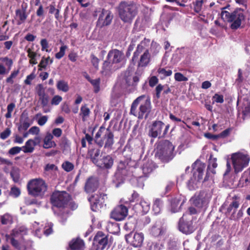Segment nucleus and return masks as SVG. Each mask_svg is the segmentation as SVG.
Segmentation results:
<instances>
[{
  "label": "nucleus",
  "instance_id": "obj_59",
  "mask_svg": "<svg viewBox=\"0 0 250 250\" xmlns=\"http://www.w3.org/2000/svg\"><path fill=\"white\" fill-rule=\"evenodd\" d=\"M21 150H22V147L20 146H14L11 147L8 150V154L11 155H14L19 153Z\"/></svg>",
  "mask_w": 250,
  "mask_h": 250
},
{
  "label": "nucleus",
  "instance_id": "obj_58",
  "mask_svg": "<svg viewBox=\"0 0 250 250\" xmlns=\"http://www.w3.org/2000/svg\"><path fill=\"white\" fill-rule=\"evenodd\" d=\"M174 79L177 82H186L188 78L180 72H177L174 74Z\"/></svg>",
  "mask_w": 250,
  "mask_h": 250
},
{
  "label": "nucleus",
  "instance_id": "obj_56",
  "mask_svg": "<svg viewBox=\"0 0 250 250\" xmlns=\"http://www.w3.org/2000/svg\"><path fill=\"white\" fill-rule=\"evenodd\" d=\"M53 226L52 223H50L44 227L43 232L46 236H48L53 233Z\"/></svg>",
  "mask_w": 250,
  "mask_h": 250
},
{
  "label": "nucleus",
  "instance_id": "obj_36",
  "mask_svg": "<svg viewBox=\"0 0 250 250\" xmlns=\"http://www.w3.org/2000/svg\"><path fill=\"white\" fill-rule=\"evenodd\" d=\"M162 232V227L160 225H153L150 229V234L154 236L157 237L161 234Z\"/></svg>",
  "mask_w": 250,
  "mask_h": 250
},
{
  "label": "nucleus",
  "instance_id": "obj_25",
  "mask_svg": "<svg viewBox=\"0 0 250 250\" xmlns=\"http://www.w3.org/2000/svg\"><path fill=\"white\" fill-rule=\"evenodd\" d=\"M114 163V160L111 156L107 155L103 157L99 161V165L96 166L106 169H110Z\"/></svg>",
  "mask_w": 250,
  "mask_h": 250
},
{
  "label": "nucleus",
  "instance_id": "obj_64",
  "mask_svg": "<svg viewBox=\"0 0 250 250\" xmlns=\"http://www.w3.org/2000/svg\"><path fill=\"white\" fill-rule=\"evenodd\" d=\"M35 78V75L34 73H32L26 77V79L24 81V83L25 84L30 85L31 84V81Z\"/></svg>",
  "mask_w": 250,
  "mask_h": 250
},
{
  "label": "nucleus",
  "instance_id": "obj_22",
  "mask_svg": "<svg viewBox=\"0 0 250 250\" xmlns=\"http://www.w3.org/2000/svg\"><path fill=\"white\" fill-rule=\"evenodd\" d=\"M217 158H213V155L210 154L208 160V164L207 167L206 176L203 181V182L208 181L210 177V173L214 175L216 174L215 168L217 167Z\"/></svg>",
  "mask_w": 250,
  "mask_h": 250
},
{
  "label": "nucleus",
  "instance_id": "obj_51",
  "mask_svg": "<svg viewBox=\"0 0 250 250\" xmlns=\"http://www.w3.org/2000/svg\"><path fill=\"white\" fill-rule=\"evenodd\" d=\"M39 101L41 103V104L42 107H44L48 105L49 102V96L46 94H44L42 96H39Z\"/></svg>",
  "mask_w": 250,
  "mask_h": 250
},
{
  "label": "nucleus",
  "instance_id": "obj_42",
  "mask_svg": "<svg viewBox=\"0 0 250 250\" xmlns=\"http://www.w3.org/2000/svg\"><path fill=\"white\" fill-rule=\"evenodd\" d=\"M0 221L2 225H7L12 222V217L9 213L0 216Z\"/></svg>",
  "mask_w": 250,
  "mask_h": 250
},
{
  "label": "nucleus",
  "instance_id": "obj_9",
  "mask_svg": "<svg viewBox=\"0 0 250 250\" xmlns=\"http://www.w3.org/2000/svg\"><path fill=\"white\" fill-rule=\"evenodd\" d=\"M124 58V55L122 51L117 49L109 50L106 60L103 63L102 72L110 71L113 65L121 62Z\"/></svg>",
  "mask_w": 250,
  "mask_h": 250
},
{
  "label": "nucleus",
  "instance_id": "obj_6",
  "mask_svg": "<svg viewBox=\"0 0 250 250\" xmlns=\"http://www.w3.org/2000/svg\"><path fill=\"white\" fill-rule=\"evenodd\" d=\"M206 167V164L198 159L192 164V177L188 183V187L189 190H195L198 188V183L203 180Z\"/></svg>",
  "mask_w": 250,
  "mask_h": 250
},
{
  "label": "nucleus",
  "instance_id": "obj_38",
  "mask_svg": "<svg viewBox=\"0 0 250 250\" xmlns=\"http://www.w3.org/2000/svg\"><path fill=\"white\" fill-rule=\"evenodd\" d=\"M49 59H50L49 56H48L47 57L43 56L42 58L41 61L38 64L39 71H41L42 69H46L47 65L49 64Z\"/></svg>",
  "mask_w": 250,
  "mask_h": 250
},
{
  "label": "nucleus",
  "instance_id": "obj_8",
  "mask_svg": "<svg viewBox=\"0 0 250 250\" xmlns=\"http://www.w3.org/2000/svg\"><path fill=\"white\" fill-rule=\"evenodd\" d=\"M221 18L225 21L231 22V29L235 30L240 26L242 21L245 19V16L244 10L238 8L231 13L223 10L221 12Z\"/></svg>",
  "mask_w": 250,
  "mask_h": 250
},
{
  "label": "nucleus",
  "instance_id": "obj_63",
  "mask_svg": "<svg viewBox=\"0 0 250 250\" xmlns=\"http://www.w3.org/2000/svg\"><path fill=\"white\" fill-rule=\"evenodd\" d=\"M41 45L42 47V50H45L46 52H48L47 48L49 47L48 43L46 39H43L41 41Z\"/></svg>",
  "mask_w": 250,
  "mask_h": 250
},
{
  "label": "nucleus",
  "instance_id": "obj_50",
  "mask_svg": "<svg viewBox=\"0 0 250 250\" xmlns=\"http://www.w3.org/2000/svg\"><path fill=\"white\" fill-rule=\"evenodd\" d=\"M67 48V46L66 45L64 44L62 45L60 48L59 52L55 54V58L59 60L62 58L64 56L65 50Z\"/></svg>",
  "mask_w": 250,
  "mask_h": 250
},
{
  "label": "nucleus",
  "instance_id": "obj_1",
  "mask_svg": "<svg viewBox=\"0 0 250 250\" xmlns=\"http://www.w3.org/2000/svg\"><path fill=\"white\" fill-rule=\"evenodd\" d=\"M146 98L145 95L137 98L132 103L130 114L137 117L139 119L147 118L151 110V101L149 98Z\"/></svg>",
  "mask_w": 250,
  "mask_h": 250
},
{
  "label": "nucleus",
  "instance_id": "obj_37",
  "mask_svg": "<svg viewBox=\"0 0 250 250\" xmlns=\"http://www.w3.org/2000/svg\"><path fill=\"white\" fill-rule=\"evenodd\" d=\"M240 181L242 183L243 186H246L250 183V175L247 170L242 174Z\"/></svg>",
  "mask_w": 250,
  "mask_h": 250
},
{
  "label": "nucleus",
  "instance_id": "obj_30",
  "mask_svg": "<svg viewBox=\"0 0 250 250\" xmlns=\"http://www.w3.org/2000/svg\"><path fill=\"white\" fill-rule=\"evenodd\" d=\"M241 109L243 115L242 118L245 120L246 117L250 116V102L249 100H244Z\"/></svg>",
  "mask_w": 250,
  "mask_h": 250
},
{
  "label": "nucleus",
  "instance_id": "obj_27",
  "mask_svg": "<svg viewBox=\"0 0 250 250\" xmlns=\"http://www.w3.org/2000/svg\"><path fill=\"white\" fill-rule=\"evenodd\" d=\"M69 247L71 250H83L84 243L80 238L73 239L69 243Z\"/></svg>",
  "mask_w": 250,
  "mask_h": 250
},
{
  "label": "nucleus",
  "instance_id": "obj_18",
  "mask_svg": "<svg viewBox=\"0 0 250 250\" xmlns=\"http://www.w3.org/2000/svg\"><path fill=\"white\" fill-rule=\"evenodd\" d=\"M27 4L23 2L21 4V8L16 10L15 19L17 21V25H20L26 21L28 16L27 12Z\"/></svg>",
  "mask_w": 250,
  "mask_h": 250
},
{
  "label": "nucleus",
  "instance_id": "obj_34",
  "mask_svg": "<svg viewBox=\"0 0 250 250\" xmlns=\"http://www.w3.org/2000/svg\"><path fill=\"white\" fill-rule=\"evenodd\" d=\"M163 206L162 201L160 199H156L153 203L152 210L155 215L160 213Z\"/></svg>",
  "mask_w": 250,
  "mask_h": 250
},
{
  "label": "nucleus",
  "instance_id": "obj_14",
  "mask_svg": "<svg viewBox=\"0 0 250 250\" xmlns=\"http://www.w3.org/2000/svg\"><path fill=\"white\" fill-rule=\"evenodd\" d=\"M88 200L93 204L92 208L94 207H95V208H102L104 206H106L109 199L106 193L99 190L97 193L92 195L89 197Z\"/></svg>",
  "mask_w": 250,
  "mask_h": 250
},
{
  "label": "nucleus",
  "instance_id": "obj_10",
  "mask_svg": "<svg viewBox=\"0 0 250 250\" xmlns=\"http://www.w3.org/2000/svg\"><path fill=\"white\" fill-rule=\"evenodd\" d=\"M72 196L65 191L55 190L51 195L50 201L52 206L59 208H65L70 201Z\"/></svg>",
  "mask_w": 250,
  "mask_h": 250
},
{
  "label": "nucleus",
  "instance_id": "obj_5",
  "mask_svg": "<svg viewBox=\"0 0 250 250\" xmlns=\"http://www.w3.org/2000/svg\"><path fill=\"white\" fill-rule=\"evenodd\" d=\"M94 139L100 148L104 146L105 148H111L114 143V134L110 127L106 128L103 125L100 127Z\"/></svg>",
  "mask_w": 250,
  "mask_h": 250
},
{
  "label": "nucleus",
  "instance_id": "obj_49",
  "mask_svg": "<svg viewBox=\"0 0 250 250\" xmlns=\"http://www.w3.org/2000/svg\"><path fill=\"white\" fill-rule=\"evenodd\" d=\"M0 60L5 63V65L7 67L8 71L11 70L13 64V61L11 59L7 57H2Z\"/></svg>",
  "mask_w": 250,
  "mask_h": 250
},
{
  "label": "nucleus",
  "instance_id": "obj_11",
  "mask_svg": "<svg viewBox=\"0 0 250 250\" xmlns=\"http://www.w3.org/2000/svg\"><path fill=\"white\" fill-rule=\"evenodd\" d=\"M230 159L235 174L241 172L247 167L250 161V156L246 153L238 152L231 155Z\"/></svg>",
  "mask_w": 250,
  "mask_h": 250
},
{
  "label": "nucleus",
  "instance_id": "obj_55",
  "mask_svg": "<svg viewBox=\"0 0 250 250\" xmlns=\"http://www.w3.org/2000/svg\"><path fill=\"white\" fill-rule=\"evenodd\" d=\"M91 62L93 67L97 70L99 69L100 60L93 54L90 55Z\"/></svg>",
  "mask_w": 250,
  "mask_h": 250
},
{
  "label": "nucleus",
  "instance_id": "obj_23",
  "mask_svg": "<svg viewBox=\"0 0 250 250\" xmlns=\"http://www.w3.org/2000/svg\"><path fill=\"white\" fill-rule=\"evenodd\" d=\"M157 167H158L156 164L151 160H147L145 161L142 166L143 175L140 177L148 178L150 174L152 173Z\"/></svg>",
  "mask_w": 250,
  "mask_h": 250
},
{
  "label": "nucleus",
  "instance_id": "obj_57",
  "mask_svg": "<svg viewBox=\"0 0 250 250\" xmlns=\"http://www.w3.org/2000/svg\"><path fill=\"white\" fill-rule=\"evenodd\" d=\"M35 91L38 96L46 94L45 92V88L43 85L41 83L38 84L36 85L35 87Z\"/></svg>",
  "mask_w": 250,
  "mask_h": 250
},
{
  "label": "nucleus",
  "instance_id": "obj_12",
  "mask_svg": "<svg viewBox=\"0 0 250 250\" xmlns=\"http://www.w3.org/2000/svg\"><path fill=\"white\" fill-rule=\"evenodd\" d=\"M169 127V124L165 125L161 121H155L153 122L150 127L148 135L153 138L157 137L159 138H164L167 134Z\"/></svg>",
  "mask_w": 250,
  "mask_h": 250
},
{
  "label": "nucleus",
  "instance_id": "obj_16",
  "mask_svg": "<svg viewBox=\"0 0 250 250\" xmlns=\"http://www.w3.org/2000/svg\"><path fill=\"white\" fill-rule=\"evenodd\" d=\"M128 212V208L124 205H120L116 206L111 211L110 217L116 221L124 220L127 216Z\"/></svg>",
  "mask_w": 250,
  "mask_h": 250
},
{
  "label": "nucleus",
  "instance_id": "obj_32",
  "mask_svg": "<svg viewBox=\"0 0 250 250\" xmlns=\"http://www.w3.org/2000/svg\"><path fill=\"white\" fill-rule=\"evenodd\" d=\"M180 202L181 200L178 198H175L172 200L171 210L172 212H176L180 210L181 206L184 203L183 202L181 203Z\"/></svg>",
  "mask_w": 250,
  "mask_h": 250
},
{
  "label": "nucleus",
  "instance_id": "obj_52",
  "mask_svg": "<svg viewBox=\"0 0 250 250\" xmlns=\"http://www.w3.org/2000/svg\"><path fill=\"white\" fill-rule=\"evenodd\" d=\"M212 104L215 103L222 104L224 102V96L222 95H219L215 93L212 98Z\"/></svg>",
  "mask_w": 250,
  "mask_h": 250
},
{
  "label": "nucleus",
  "instance_id": "obj_7",
  "mask_svg": "<svg viewBox=\"0 0 250 250\" xmlns=\"http://www.w3.org/2000/svg\"><path fill=\"white\" fill-rule=\"evenodd\" d=\"M47 187L45 181L41 178L31 179L27 184L28 194L35 198H42L47 190Z\"/></svg>",
  "mask_w": 250,
  "mask_h": 250
},
{
  "label": "nucleus",
  "instance_id": "obj_35",
  "mask_svg": "<svg viewBox=\"0 0 250 250\" xmlns=\"http://www.w3.org/2000/svg\"><path fill=\"white\" fill-rule=\"evenodd\" d=\"M56 86L59 90L62 91L64 92H67L69 89L67 82L63 80L59 81L57 82Z\"/></svg>",
  "mask_w": 250,
  "mask_h": 250
},
{
  "label": "nucleus",
  "instance_id": "obj_33",
  "mask_svg": "<svg viewBox=\"0 0 250 250\" xmlns=\"http://www.w3.org/2000/svg\"><path fill=\"white\" fill-rule=\"evenodd\" d=\"M90 111L86 104L83 105L80 109V115L81 116L83 121L84 122L89 116Z\"/></svg>",
  "mask_w": 250,
  "mask_h": 250
},
{
  "label": "nucleus",
  "instance_id": "obj_26",
  "mask_svg": "<svg viewBox=\"0 0 250 250\" xmlns=\"http://www.w3.org/2000/svg\"><path fill=\"white\" fill-rule=\"evenodd\" d=\"M99 147H92L88 149L87 152V155L90 159V161L94 165L97 166L99 165V158L101 153V150Z\"/></svg>",
  "mask_w": 250,
  "mask_h": 250
},
{
  "label": "nucleus",
  "instance_id": "obj_45",
  "mask_svg": "<svg viewBox=\"0 0 250 250\" xmlns=\"http://www.w3.org/2000/svg\"><path fill=\"white\" fill-rule=\"evenodd\" d=\"M203 0H196L192 2L193 10L195 12L199 13L202 9Z\"/></svg>",
  "mask_w": 250,
  "mask_h": 250
},
{
  "label": "nucleus",
  "instance_id": "obj_47",
  "mask_svg": "<svg viewBox=\"0 0 250 250\" xmlns=\"http://www.w3.org/2000/svg\"><path fill=\"white\" fill-rule=\"evenodd\" d=\"M30 124L28 122V118L26 117V120L23 122L21 121V124L19 125L18 129L19 131L21 132L22 130H26L30 126Z\"/></svg>",
  "mask_w": 250,
  "mask_h": 250
},
{
  "label": "nucleus",
  "instance_id": "obj_20",
  "mask_svg": "<svg viewBox=\"0 0 250 250\" xmlns=\"http://www.w3.org/2000/svg\"><path fill=\"white\" fill-rule=\"evenodd\" d=\"M150 204L147 200L143 199L133 205V209L137 214H145L150 209Z\"/></svg>",
  "mask_w": 250,
  "mask_h": 250
},
{
  "label": "nucleus",
  "instance_id": "obj_48",
  "mask_svg": "<svg viewBox=\"0 0 250 250\" xmlns=\"http://www.w3.org/2000/svg\"><path fill=\"white\" fill-rule=\"evenodd\" d=\"M100 78L92 80L91 81H90L91 84L94 87V91L95 93H98L100 90Z\"/></svg>",
  "mask_w": 250,
  "mask_h": 250
},
{
  "label": "nucleus",
  "instance_id": "obj_62",
  "mask_svg": "<svg viewBox=\"0 0 250 250\" xmlns=\"http://www.w3.org/2000/svg\"><path fill=\"white\" fill-rule=\"evenodd\" d=\"M164 87V86L162 85L161 84H159L156 87V88H155V92H156L155 97L157 99H158L160 98V97H161L160 94H161V92H162V91L163 90Z\"/></svg>",
  "mask_w": 250,
  "mask_h": 250
},
{
  "label": "nucleus",
  "instance_id": "obj_53",
  "mask_svg": "<svg viewBox=\"0 0 250 250\" xmlns=\"http://www.w3.org/2000/svg\"><path fill=\"white\" fill-rule=\"evenodd\" d=\"M15 104L13 103H11L7 105V112L5 115V117L6 118L8 119L11 117L12 112H13L14 109L15 108Z\"/></svg>",
  "mask_w": 250,
  "mask_h": 250
},
{
  "label": "nucleus",
  "instance_id": "obj_28",
  "mask_svg": "<svg viewBox=\"0 0 250 250\" xmlns=\"http://www.w3.org/2000/svg\"><path fill=\"white\" fill-rule=\"evenodd\" d=\"M53 139V136L52 134L50 132H47L43 140V147L45 149H48L56 147L57 145L54 141H52Z\"/></svg>",
  "mask_w": 250,
  "mask_h": 250
},
{
  "label": "nucleus",
  "instance_id": "obj_3",
  "mask_svg": "<svg viewBox=\"0 0 250 250\" xmlns=\"http://www.w3.org/2000/svg\"><path fill=\"white\" fill-rule=\"evenodd\" d=\"M146 41L149 42L150 40L145 38L140 43L138 44L131 60V63L134 65L137 64V68L146 67L150 63L151 61V54L149 50L146 49L143 52L145 47L143 44L145 43Z\"/></svg>",
  "mask_w": 250,
  "mask_h": 250
},
{
  "label": "nucleus",
  "instance_id": "obj_15",
  "mask_svg": "<svg viewBox=\"0 0 250 250\" xmlns=\"http://www.w3.org/2000/svg\"><path fill=\"white\" fill-rule=\"evenodd\" d=\"M179 230L186 234L192 233L194 230L192 220L188 218L187 214H184L180 219L178 223Z\"/></svg>",
  "mask_w": 250,
  "mask_h": 250
},
{
  "label": "nucleus",
  "instance_id": "obj_17",
  "mask_svg": "<svg viewBox=\"0 0 250 250\" xmlns=\"http://www.w3.org/2000/svg\"><path fill=\"white\" fill-rule=\"evenodd\" d=\"M144 239L142 233L131 232L125 235V240L128 243L134 247H140L142 246Z\"/></svg>",
  "mask_w": 250,
  "mask_h": 250
},
{
  "label": "nucleus",
  "instance_id": "obj_61",
  "mask_svg": "<svg viewBox=\"0 0 250 250\" xmlns=\"http://www.w3.org/2000/svg\"><path fill=\"white\" fill-rule=\"evenodd\" d=\"M11 131L9 128H6L3 131L0 133V138L2 140L7 138L11 134Z\"/></svg>",
  "mask_w": 250,
  "mask_h": 250
},
{
  "label": "nucleus",
  "instance_id": "obj_24",
  "mask_svg": "<svg viewBox=\"0 0 250 250\" xmlns=\"http://www.w3.org/2000/svg\"><path fill=\"white\" fill-rule=\"evenodd\" d=\"M207 193L204 191H200L198 195L193 200V203L195 206L198 208H202L208 203V199L206 197Z\"/></svg>",
  "mask_w": 250,
  "mask_h": 250
},
{
  "label": "nucleus",
  "instance_id": "obj_44",
  "mask_svg": "<svg viewBox=\"0 0 250 250\" xmlns=\"http://www.w3.org/2000/svg\"><path fill=\"white\" fill-rule=\"evenodd\" d=\"M21 194V191L20 188L15 186H12L11 188L10 191L9 193V196L14 198L18 197Z\"/></svg>",
  "mask_w": 250,
  "mask_h": 250
},
{
  "label": "nucleus",
  "instance_id": "obj_29",
  "mask_svg": "<svg viewBox=\"0 0 250 250\" xmlns=\"http://www.w3.org/2000/svg\"><path fill=\"white\" fill-rule=\"evenodd\" d=\"M33 47L28 48L26 50V52L27 53V56L30 59H29V63L32 65L36 64L38 63L36 57L40 55H38L37 52L34 51L33 49Z\"/></svg>",
  "mask_w": 250,
  "mask_h": 250
},
{
  "label": "nucleus",
  "instance_id": "obj_31",
  "mask_svg": "<svg viewBox=\"0 0 250 250\" xmlns=\"http://www.w3.org/2000/svg\"><path fill=\"white\" fill-rule=\"evenodd\" d=\"M35 146L32 139H29L26 142L25 145L22 146V151L25 153H32L34 150Z\"/></svg>",
  "mask_w": 250,
  "mask_h": 250
},
{
  "label": "nucleus",
  "instance_id": "obj_46",
  "mask_svg": "<svg viewBox=\"0 0 250 250\" xmlns=\"http://www.w3.org/2000/svg\"><path fill=\"white\" fill-rule=\"evenodd\" d=\"M157 72L161 75L160 77L162 79L165 78L166 77L170 76L172 73L171 70H166L164 68H159L157 70Z\"/></svg>",
  "mask_w": 250,
  "mask_h": 250
},
{
  "label": "nucleus",
  "instance_id": "obj_39",
  "mask_svg": "<svg viewBox=\"0 0 250 250\" xmlns=\"http://www.w3.org/2000/svg\"><path fill=\"white\" fill-rule=\"evenodd\" d=\"M236 211L235 210L233 211L231 215L229 217V220L233 221H238L243 217L244 213L242 209H239L236 214Z\"/></svg>",
  "mask_w": 250,
  "mask_h": 250
},
{
  "label": "nucleus",
  "instance_id": "obj_60",
  "mask_svg": "<svg viewBox=\"0 0 250 250\" xmlns=\"http://www.w3.org/2000/svg\"><path fill=\"white\" fill-rule=\"evenodd\" d=\"M62 100V98L61 96L55 95L52 98L51 104L52 105H57L61 103Z\"/></svg>",
  "mask_w": 250,
  "mask_h": 250
},
{
  "label": "nucleus",
  "instance_id": "obj_19",
  "mask_svg": "<svg viewBox=\"0 0 250 250\" xmlns=\"http://www.w3.org/2000/svg\"><path fill=\"white\" fill-rule=\"evenodd\" d=\"M113 16L110 11L103 9L97 22V25L103 27L108 26L111 23Z\"/></svg>",
  "mask_w": 250,
  "mask_h": 250
},
{
  "label": "nucleus",
  "instance_id": "obj_2",
  "mask_svg": "<svg viewBox=\"0 0 250 250\" xmlns=\"http://www.w3.org/2000/svg\"><path fill=\"white\" fill-rule=\"evenodd\" d=\"M116 8L119 17L125 23H131L138 12V5L134 1H122Z\"/></svg>",
  "mask_w": 250,
  "mask_h": 250
},
{
  "label": "nucleus",
  "instance_id": "obj_4",
  "mask_svg": "<svg viewBox=\"0 0 250 250\" xmlns=\"http://www.w3.org/2000/svg\"><path fill=\"white\" fill-rule=\"evenodd\" d=\"M156 155L163 163H168L175 156V146L167 140L159 142L156 147Z\"/></svg>",
  "mask_w": 250,
  "mask_h": 250
},
{
  "label": "nucleus",
  "instance_id": "obj_40",
  "mask_svg": "<svg viewBox=\"0 0 250 250\" xmlns=\"http://www.w3.org/2000/svg\"><path fill=\"white\" fill-rule=\"evenodd\" d=\"M20 73V69L14 70L11 73L10 76L6 78L5 81L6 83L12 84L14 83V79L16 78Z\"/></svg>",
  "mask_w": 250,
  "mask_h": 250
},
{
  "label": "nucleus",
  "instance_id": "obj_21",
  "mask_svg": "<svg viewBox=\"0 0 250 250\" xmlns=\"http://www.w3.org/2000/svg\"><path fill=\"white\" fill-rule=\"evenodd\" d=\"M99 182L97 178L94 176L88 177L84 186V190L87 193L95 192L99 187Z\"/></svg>",
  "mask_w": 250,
  "mask_h": 250
},
{
  "label": "nucleus",
  "instance_id": "obj_54",
  "mask_svg": "<svg viewBox=\"0 0 250 250\" xmlns=\"http://www.w3.org/2000/svg\"><path fill=\"white\" fill-rule=\"evenodd\" d=\"M10 176L15 183H18L19 182L20 174L18 170H12L10 172Z\"/></svg>",
  "mask_w": 250,
  "mask_h": 250
},
{
  "label": "nucleus",
  "instance_id": "obj_43",
  "mask_svg": "<svg viewBox=\"0 0 250 250\" xmlns=\"http://www.w3.org/2000/svg\"><path fill=\"white\" fill-rule=\"evenodd\" d=\"M62 167L65 171L69 172L74 169V165L69 161H65L62 164Z\"/></svg>",
  "mask_w": 250,
  "mask_h": 250
},
{
  "label": "nucleus",
  "instance_id": "obj_13",
  "mask_svg": "<svg viewBox=\"0 0 250 250\" xmlns=\"http://www.w3.org/2000/svg\"><path fill=\"white\" fill-rule=\"evenodd\" d=\"M93 247L97 250H104L109 246L108 235L101 231H98L93 239Z\"/></svg>",
  "mask_w": 250,
  "mask_h": 250
},
{
  "label": "nucleus",
  "instance_id": "obj_41",
  "mask_svg": "<svg viewBox=\"0 0 250 250\" xmlns=\"http://www.w3.org/2000/svg\"><path fill=\"white\" fill-rule=\"evenodd\" d=\"M144 199L136 191H133L131 197L129 198L130 203H138L141 200Z\"/></svg>",
  "mask_w": 250,
  "mask_h": 250
}]
</instances>
